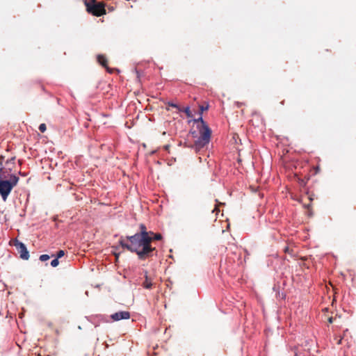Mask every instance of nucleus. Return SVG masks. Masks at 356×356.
<instances>
[{
  "label": "nucleus",
  "mask_w": 356,
  "mask_h": 356,
  "mask_svg": "<svg viewBox=\"0 0 356 356\" xmlns=\"http://www.w3.org/2000/svg\"><path fill=\"white\" fill-rule=\"evenodd\" d=\"M130 244L120 240V243L122 247L127 248L131 252H136L140 259H145L151 256V253L155 248H152L150 243L152 241L151 236H147L143 232V235L136 234L131 236H127Z\"/></svg>",
  "instance_id": "obj_1"
},
{
  "label": "nucleus",
  "mask_w": 356,
  "mask_h": 356,
  "mask_svg": "<svg viewBox=\"0 0 356 356\" xmlns=\"http://www.w3.org/2000/svg\"><path fill=\"white\" fill-rule=\"evenodd\" d=\"M6 172L0 168V195L3 201H6L13 188L17 186L19 177L14 174L6 176Z\"/></svg>",
  "instance_id": "obj_2"
},
{
  "label": "nucleus",
  "mask_w": 356,
  "mask_h": 356,
  "mask_svg": "<svg viewBox=\"0 0 356 356\" xmlns=\"http://www.w3.org/2000/svg\"><path fill=\"white\" fill-rule=\"evenodd\" d=\"M195 123L200 122L201 124L197 126L200 133V137L195 142V147L196 149H200L209 144L211 135V130L208 125L203 120L202 113L197 119H194Z\"/></svg>",
  "instance_id": "obj_3"
},
{
  "label": "nucleus",
  "mask_w": 356,
  "mask_h": 356,
  "mask_svg": "<svg viewBox=\"0 0 356 356\" xmlns=\"http://www.w3.org/2000/svg\"><path fill=\"white\" fill-rule=\"evenodd\" d=\"M85 5L87 11L95 16L99 17L106 14L105 4L104 3L92 2V3H90L85 1Z\"/></svg>",
  "instance_id": "obj_4"
},
{
  "label": "nucleus",
  "mask_w": 356,
  "mask_h": 356,
  "mask_svg": "<svg viewBox=\"0 0 356 356\" xmlns=\"http://www.w3.org/2000/svg\"><path fill=\"white\" fill-rule=\"evenodd\" d=\"M14 245L19 254L21 259L24 260H28L29 259V252L27 250L26 245L23 243L16 239L14 241Z\"/></svg>",
  "instance_id": "obj_5"
},
{
  "label": "nucleus",
  "mask_w": 356,
  "mask_h": 356,
  "mask_svg": "<svg viewBox=\"0 0 356 356\" xmlns=\"http://www.w3.org/2000/svg\"><path fill=\"white\" fill-rule=\"evenodd\" d=\"M111 317L114 321H118L122 319H129L130 318V314L127 311H121L113 314Z\"/></svg>",
  "instance_id": "obj_6"
},
{
  "label": "nucleus",
  "mask_w": 356,
  "mask_h": 356,
  "mask_svg": "<svg viewBox=\"0 0 356 356\" xmlns=\"http://www.w3.org/2000/svg\"><path fill=\"white\" fill-rule=\"evenodd\" d=\"M97 60L102 66H106L107 60L104 56L99 55L97 56Z\"/></svg>",
  "instance_id": "obj_7"
},
{
  "label": "nucleus",
  "mask_w": 356,
  "mask_h": 356,
  "mask_svg": "<svg viewBox=\"0 0 356 356\" xmlns=\"http://www.w3.org/2000/svg\"><path fill=\"white\" fill-rule=\"evenodd\" d=\"M140 233H138V235H143V232L146 233L147 236H149V234H153L152 232H147L146 230V227L144 225L141 224L140 226Z\"/></svg>",
  "instance_id": "obj_8"
},
{
  "label": "nucleus",
  "mask_w": 356,
  "mask_h": 356,
  "mask_svg": "<svg viewBox=\"0 0 356 356\" xmlns=\"http://www.w3.org/2000/svg\"><path fill=\"white\" fill-rule=\"evenodd\" d=\"M145 277H146L145 281L143 282V285L144 288L149 289L152 287V284L150 281L148 280L147 275H145Z\"/></svg>",
  "instance_id": "obj_9"
},
{
  "label": "nucleus",
  "mask_w": 356,
  "mask_h": 356,
  "mask_svg": "<svg viewBox=\"0 0 356 356\" xmlns=\"http://www.w3.org/2000/svg\"><path fill=\"white\" fill-rule=\"evenodd\" d=\"M181 111H184L186 114L188 118H191L192 117V113L191 112L189 106H187V107L184 108V109H181Z\"/></svg>",
  "instance_id": "obj_10"
},
{
  "label": "nucleus",
  "mask_w": 356,
  "mask_h": 356,
  "mask_svg": "<svg viewBox=\"0 0 356 356\" xmlns=\"http://www.w3.org/2000/svg\"><path fill=\"white\" fill-rule=\"evenodd\" d=\"M149 236H152V240L154 239V240H160L161 239V235L160 234H149Z\"/></svg>",
  "instance_id": "obj_11"
},
{
  "label": "nucleus",
  "mask_w": 356,
  "mask_h": 356,
  "mask_svg": "<svg viewBox=\"0 0 356 356\" xmlns=\"http://www.w3.org/2000/svg\"><path fill=\"white\" fill-rule=\"evenodd\" d=\"M50 257L48 254H42L40 256V260L42 261H46L49 259Z\"/></svg>",
  "instance_id": "obj_12"
},
{
  "label": "nucleus",
  "mask_w": 356,
  "mask_h": 356,
  "mask_svg": "<svg viewBox=\"0 0 356 356\" xmlns=\"http://www.w3.org/2000/svg\"><path fill=\"white\" fill-rule=\"evenodd\" d=\"M168 105L169 106L177 108L179 111H181V108L177 104H174L172 102H168Z\"/></svg>",
  "instance_id": "obj_13"
},
{
  "label": "nucleus",
  "mask_w": 356,
  "mask_h": 356,
  "mask_svg": "<svg viewBox=\"0 0 356 356\" xmlns=\"http://www.w3.org/2000/svg\"><path fill=\"white\" fill-rule=\"evenodd\" d=\"M59 264L58 259L56 258L53 259L51 262V266L52 267H56Z\"/></svg>",
  "instance_id": "obj_14"
},
{
  "label": "nucleus",
  "mask_w": 356,
  "mask_h": 356,
  "mask_svg": "<svg viewBox=\"0 0 356 356\" xmlns=\"http://www.w3.org/2000/svg\"><path fill=\"white\" fill-rule=\"evenodd\" d=\"M65 255V252L63 250H59L58 252H57V254H56V258L57 259H59V258H61L62 257H63Z\"/></svg>",
  "instance_id": "obj_15"
},
{
  "label": "nucleus",
  "mask_w": 356,
  "mask_h": 356,
  "mask_svg": "<svg viewBox=\"0 0 356 356\" xmlns=\"http://www.w3.org/2000/svg\"><path fill=\"white\" fill-rule=\"evenodd\" d=\"M46 129H47V128H46V125H45V124H40V126H39V130H40L42 133L44 132V131H46Z\"/></svg>",
  "instance_id": "obj_16"
},
{
  "label": "nucleus",
  "mask_w": 356,
  "mask_h": 356,
  "mask_svg": "<svg viewBox=\"0 0 356 356\" xmlns=\"http://www.w3.org/2000/svg\"><path fill=\"white\" fill-rule=\"evenodd\" d=\"M200 109L201 112H203L204 111H206L208 109V106H200Z\"/></svg>",
  "instance_id": "obj_17"
},
{
  "label": "nucleus",
  "mask_w": 356,
  "mask_h": 356,
  "mask_svg": "<svg viewBox=\"0 0 356 356\" xmlns=\"http://www.w3.org/2000/svg\"><path fill=\"white\" fill-rule=\"evenodd\" d=\"M328 321H329L330 323H332V317L329 318Z\"/></svg>",
  "instance_id": "obj_18"
},
{
  "label": "nucleus",
  "mask_w": 356,
  "mask_h": 356,
  "mask_svg": "<svg viewBox=\"0 0 356 356\" xmlns=\"http://www.w3.org/2000/svg\"><path fill=\"white\" fill-rule=\"evenodd\" d=\"M91 1H92V2H95V1H96V0H91Z\"/></svg>",
  "instance_id": "obj_19"
}]
</instances>
